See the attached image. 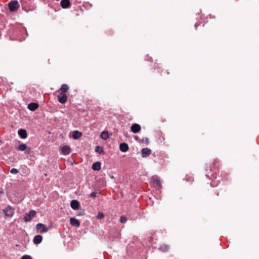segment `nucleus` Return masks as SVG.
<instances>
[{"mask_svg":"<svg viewBox=\"0 0 259 259\" xmlns=\"http://www.w3.org/2000/svg\"><path fill=\"white\" fill-rule=\"evenodd\" d=\"M15 149L18 151H24L27 149V146L25 144L22 143L18 147H15Z\"/></svg>","mask_w":259,"mask_h":259,"instance_id":"obj_19","label":"nucleus"},{"mask_svg":"<svg viewBox=\"0 0 259 259\" xmlns=\"http://www.w3.org/2000/svg\"><path fill=\"white\" fill-rule=\"evenodd\" d=\"M135 139L136 140H139V137H137V136H135Z\"/></svg>","mask_w":259,"mask_h":259,"instance_id":"obj_32","label":"nucleus"},{"mask_svg":"<svg viewBox=\"0 0 259 259\" xmlns=\"http://www.w3.org/2000/svg\"><path fill=\"white\" fill-rule=\"evenodd\" d=\"M82 136V133L78 131H74L72 133V137L73 139L77 140Z\"/></svg>","mask_w":259,"mask_h":259,"instance_id":"obj_16","label":"nucleus"},{"mask_svg":"<svg viewBox=\"0 0 259 259\" xmlns=\"http://www.w3.org/2000/svg\"><path fill=\"white\" fill-rule=\"evenodd\" d=\"M36 212L34 210H31L28 213L25 214L23 220L25 222H30L36 215Z\"/></svg>","mask_w":259,"mask_h":259,"instance_id":"obj_4","label":"nucleus"},{"mask_svg":"<svg viewBox=\"0 0 259 259\" xmlns=\"http://www.w3.org/2000/svg\"><path fill=\"white\" fill-rule=\"evenodd\" d=\"M39 105L35 102H31L28 105L27 108L32 111H35L38 108Z\"/></svg>","mask_w":259,"mask_h":259,"instance_id":"obj_9","label":"nucleus"},{"mask_svg":"<svg viewBox=\"0 0 259 259\" xmlns=\"http://www.w3.org/2000/svg\"><path fill=\"white\" fill-rule=\"evenodd\" d=\"M67 100V96L66 94H61L58 96V100L61 104H64Z\"/></svg>","mask_w":259,"mask_h":259,"instance_id":"obj_8","label":"nucleus"},{"mask_svg":"<svg viewBox=\"0 0 259 259\" xmlns=\"http://www.w3.org/2000/svg\"><path fill=\"white\" fill-rule=\"evenodd\" d=\"M95 151L96 152L99 153L100 154H102V153H104L103 148L100 146H96Z\"/></svg>","mask_w":259,"mask_h":259,"instance_id":"obj_22","label":"nucleus"},{"mask_svg":"<svg viewBox=\"0 0 259 259\" xmlns=\"http://www.w3.org/2000/svg\"><path fill=\"white\" fill-rule=\"evenodd\" d=\"M25 153L27 154H29L30 153L31 151V148H27V149L25 150Z\"/></svg>","mask_w":259,"mask_h":259,"instance_id":"obj_31","label":"nucleus"},{"mask_svg":"<svg viewBox=\"0 0 259 259\" xmlns=\"http://www.w3.org/2000/svg\"><path fill=\"white\" fill-rule=\"evenodd\" d=\"M2 211L4 212L5 217H12L15 213L14 208L10 205L3 209Z\"/></svg>","mask_w":259,"mask_h":259,"instance_id":"obj_2","label":"nucleus"},{"mask_svg":"<svg viewBox=\"0 0 259 259\" xmlns=\"http://www.w3.org/2000/svg\"><path fill=\"white\" fill-rule=\"evenodd\" d=\"M127 220V218L124 215H122L120 218V222L122 224L125 223L126 222Z\"/></svg>","mask_w":259,"mask_h":259,"instance_id":"obj_23","label":"nucleus"},{"mask_svg":"<svg viewBox=\"0 0 259 259\" xmlns=\"http://www.w3.org/2000/svg\"><path fill=\"white\" fill-rule=\"evenodd\" d=\"M101 163L99 161H97L93 164L92 168L94 170H99L101 168Z\"/></svg>","mask_w":259,"mask_h":259,"instance_id":"obj_18","label":"nucleus"},{"mask_svg":"<svg viewBox=\"0 0 259 259\" xmlns=\"http://www.w3.org/2000/svg\"><path fill=\"white\" fill-rule=\"evenodd\" d=\"M62 153L65 155H68L71 152V148L68 145L64 146L61 149Z\"/></svg>","mask_w":259,"mask_h":259,"instance_id":"obj_13","label":"nucleus"},{"mask_svg":"<svg viewBox=\"0 0 259 259\" xmlns=\"http://www.w3.org/2000/svg\"><path fill=\"white\" fill-rule=\"evenodd\" d=\"M21 259H32V258L30 255H24L22 256Z\"/></svg>","mask_w":259,"mask_h":259,"instance_id":"obj_28","label":"nucleus"},{"mask_svg":"<svg viewBox=\"0 0 259 259\" xmlns=\"http://www.w3.org/2000/svg\"><path fill=\"white\" fill-rule=\"evenodd\" d=\"M142 142L145 143L146 145H148L149 144V139L148 138H144L142 139Z\"/></svg>","mask_w":259,"mask_h":259,"instance_id":"obj_26","label":"nucleus"},{"mask_svg":"<svg viewBox=\"0 0 259 259\" xmlns=\"http://www.w3.org/2000/svg\"><path fill=\"white\" fill-rule=\"evenodd\" d=\"M100 137L104 140H106L109 137V133L107 131H103L100 134Z\"/></svg>","mask_w":259,"mask_h":259,"instance_id":"obj_21","label":"nucleus"},{"mask_svg":"<svg viewBox=\"0 0 259 259\" xmlns=\"http://www.w3.org/2000/svg\"><path fill=\"white\" fill-rule=\"evenodd\" d=\"M42 240V237L40 235H37L35 236L33 239V243L35 244H38L41 243Z\"/></svg>","mask_w":259,"mask_h":259,"instance_id":"obj_14","label":"nucleus"},{"mask_svg":"<svg viewBox=\"0 0 259 259\" xmlns=\"http://www.w3.org/2000/svg\"><path fill=\"white\" fill-rule=\"evenodd\" d=\"M70 5V2L69 0H61L60 5L63 9L68 8Z\"/></svg>","mask_w":259,"mask_h":259,"instance_id":"obj_15","label":"nucleus"},{"mask_svg":"<svg viewBox=\"0 0 259 259\" xmlns=\"http://www.w3.org/2000/svg\"><path fill=\"white\" fill-rule=\"evenodd\" d=\"M68 89L69 87L67 84H63L61 85L60 90L61 91V94H66Z\"/></svg>","mask_w":259,"mask_h":259,"instance_id":"obj_20","label":"nucleus"},{"mask_svg":"<svg viewBox=\"0 0 259 259\" xmlns=\"http://www.w3.org/2000/svg\"><path fill=\"white\" fill-rule=\"evenodd\" d=\"M111 178L113 179V176H111Z\"/></svg>","mask_w":259,"mask_h":259,"instance_id":"obj_35","label":"nucleus"},{"mask_svg":"<svg viewBox=\"0 0 259 259\" xmlns=\"http://www.w3.org/2000/svg\"><path fill=\"white\" fill-rule=\"evenodd\" d=\"M18 40H20V41H22V40H24V39H20V38H19V39H18Z\"/></svg>","mask_w":259,"mask_h":259,"instance_id":"obj_33","label":"nucleus"},{"mask_svg":"<svg viewBox=\"0 0 259 259\" xmlns=\"http://www.w3.org/2000/svg\"><path fill=\"white\" fill-rule=\"evenodd\" d=\"M104 217V214L102 212H99L97 215V218L99 219H102Z\"/></svg>","mask_w":259,"mask_h":259,"instance_id":"obj_25","label":"nucleus"},{"mask_svg":"<svg viewBox=\"0 0 259 259\" xmlns=\"http://www.w3.org/2000/svg\"><path fill=\"white\" fill-rule=\"evenodd\" d=\"M84 214V211L83 210H80L77 212V215L81 216Z\"/></svg>","mask_w":259,"mask_h":259,"instance_id":"obj_27","label":"nucleus"},{"mask_svg":"<svg viewBox=\"0 0 259 259\" xmlns=\"http://www.w3.org/2000/svg\"><path fill=\"white\" fill-rule=\"evenodd\" d=\"M128 146L125 143H122L119 145V149L123 152H125L128 150Z\"/></svg>","mask_w":259,"mask_h":259,"instance_id":"obj_17","label":"nucleus"},{"mask_svg":"<svg viewBox=\"0 0 259 259\" xmlns=\"http://www.w3.org/2000/svg\"><path fill=\"white\" fill-rule=\"evenodd\" d=\"M195 28H196V27H197L196 24L195 25Z\"/></svg>","mask_w":259,"mask_h":259,"instance_id":"obj_34","label":"nucleus"},{"mask_svg":"<svg viewBox=\"0 0 259 259\" xmlns=\"http://www.w3.org/2000/svg\"><path fill=\"white\" fill-rule=\"evenodd\" d=\"M71 207L74 210H77L79 208L80 204L77 200H72L70 202Z\"/></svg>","mask_w":259,"mask_h":259,"instance_id":"obj_10","label":"nucleus"},{"mask_svg":"<svg viewBox=\"0 0 259 259\" xmlns=\"http://www.w3.org/2000/svg\"><path fill=\"white\" fill-rule=\"evenodd\" d=\"M70 224L76 227H79L80 225L79 221L75 218H71L70 219Z\"/></svg>","mask_w":259,"mask_h":259,"instance_id":"obj_12","label":"nucleus"},{"mask_svg":"<svg viewBox=\"0 0 259 259\" xmlns=\"http://www.w3.org/2000/svg\"><path fill=\"white\" fill-rule=\"evenodd\" d=\"M20 5L17 0L11 1L8 3V7L10 12H15L17 11L19 8Z\"/></svg>","mask_w":259,"mask_h":259,"instance_id":"obj_1","label":"nucleus"},{"mask_svg":"<svg viewBox=\"0 0 259 259\" xmlns=\"http://www.w3.org/2000/svg\"><path fill=\"white\" fill-rule=\"evenodd\" d=\"M162 248L164 251H167L169 249V247L167 245H163Z\"/></svg>","mask_w":259,"mask_h":259,"instance_id":"obj_30","label":"nucleus"},{"mask_svg":"<svg viewBox=\"0 0 259 259\" xmlns=\"http://www.w3.org/2000/svg\"><path fill=\"white\" fill-rule=\"evenodd\" d=\"M97 193L96 192H93L90 194V197L92 198H95L96 197Z\"/></svg>","mask_w":259,"mask_h":259,"instance_id":"obj_29","label":"nucleus"},{"mask_svg":"<svg viewBox=\"0 0 259 259\" xmlns=\"http://www.w3.org/2000/svg\"><path fill=\"white\" fill-rule=\"evenodd\" d=\"M141 130V125L138 123H134L131 127V131L133 133H137Z\"/></svg>","mask_w":259,"mask_h":259,"instance_id":"obj_6","label":"nucleus"},{"mask_svg":"<svg viewBox=\"0 0 259 259\" xmlns=\"http://www.w3.org/2000/svg\"><path fill=\"white\" fill-rule=\"evenodd\" d=\"M10 172L12 174L16 175L19 172V171L17 168H13L10 170Z\"/></svg>","mask_w":259,"mask_h":259,"instance_id":"obj_24","label":"nucleus"},{"mask_svg":"<svg viewBox=\"0 0 259 259\" xmlns=\"http://www.w3.org/2000/svg\"><path fill=\"white\" fill-rule=\"evenodd\" d=\"M36 229L37 232L40 233H46L49 231L48 228L45 225L42 223H38L36 225Z\"/></svg>","mask_w":259,"mask_h":259,"instance_id":"obj_3","label":"nucleus"},{"mask_svg":"<svg viewBox=\"0 0 259 259\" xmlns=\"http://www.w3.org/2000/svg\"><path fill=\"white\" fill-rule=\"evenodd\" d=\"M18 134L19 136L22 139L27 138L28 135L26 131L23 128H20L18 131Z\"/></svg>","mask_w":259,"mask_h":259,"instance_id":"obj_7","label":"nucleus"},{"mask_svg":"<svg viewBox=\"0 0 259 259\" xmlns=\"http://www.w3.org/2000/svg\"><path fill=\"white\" fill-rule=\"evenodd\" d=\"M152 181L153 182V186L155 188H158L159 189H160L162 188V185H161V184L160 182V180L157 176H153L152 178Z\"/></svg>","mask_w":259,"mask_h":259,"instance_id":"obj_5","label":"nucleus"},{"mask_svg":"<svg viewBox=\"0 0 259 259\" xmlns=\"http://www.w3.org/2000/svg\"><path fill=\"white\" fill-rule=\"evenodd\" d=\"M151 153V150L148 148H144L141 150V155L143 157H145Z\"/></svg>","mask_w":259,"mask_h":259,"instance_id":"obj_11","label":"nucleus"}]
</instances>
